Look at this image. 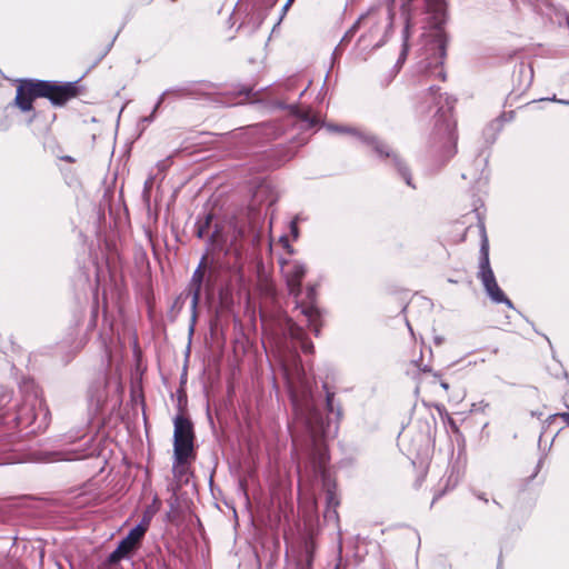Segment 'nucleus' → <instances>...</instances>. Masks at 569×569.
Here are the masks:
<instances>
[{
    "instance_id": "nucleus-58",
    "label": "nucleus",
    "mask_w": 569,
    "mask_h": 569,
    "mask_svg": "<svg viewBox=\"0 0 569 569\" xmlns=\"http://www.w3.org/2000/svg\"><path fill=\"white\" fill-rule=\"evenodd\" d=\"M545 338H546V340L548 341L549 346L552 348V346H551V340H549V338H548V337H546V336H545Z\"/></svg>"
},
{
    "instance_id": "nucleus-60",
    "label": "nucleus",
    "mask_w": 569,
    "mask_h": 569,
    "mask_svg": "<svg viewBox=\"0 0 569 569\" xmlns=\"http://www.w3.org/2000/svg\"><path fill=\"white\" fill-rule=\"evenodd\" d=\"M509 114H510V119H512V117H513V111H510V113H509Z\"/></svg>"
},
{
    "instance_id": "nucleus-13",
    "label": "nucleus",
    "mask_w": 569,
    "mask_h": 569,
    "mask_svg": "<svg viewBox=\"0 0 569 569\" xmlns=\"http://www.w3.org/2000/svg\"><path fill=\"white\" fill-rule=\"evenodd\" d=\"M307 267L300 261H292L286 270L287 286L290 295L299 297L302 290V280L306 277Z\"/></svg>"
},
{
    "instance_id": "nucleus-54",
    "label": "nucleus",
    "mask_w": 569,
    "mask_h": 569,
    "mask_svg": "<svg viewBox=\"0 0 569 569\" xmlns=\"http://www.w3.org/2000/svg\"><path fill=\"white\" fill-rule=\"evenodd\" d=\"M563 19L566 21V24L569 27V16L568 14H563Z\"/></svg>"
},
{
    "instance_id": "nucleus-16",
    "label": "nucleus",
    "mask_w": 569,
    "mask_h": 569,
    "mask_svg": "<svg viewBox=\"0 0 569 569\" xmlns=\"http://www.w3.org/2000/svg\"><path fill=\"white\" fill-rule=\"evenodd\" d=\"M150 516L144 515L142 520L131 528L128 535L123 538L127 542H129L132 548L136 550L139 549L140 543L149 528Z\"/></svg>"
},
{
    "instance_id": "nucleus-35",
    "label": "nucleus",
    "mask_w": 569,
    "mask_h": 569,
    "mask_svg": "<svg viewBox=\"0 0 569 569\" xmlns=\"http://www.w3.org/2000/svg\"><path fill=\"white\" fill-rule=\"evenodd\" d=\"M389 2H390L388 6L389 23H388V27L386 30V34L393 28V20H395V8H393L395 0H389Z\"/></svg>"
},
{
    "instance_id": "nucleus-52",
    "label": "nucleus",
    "mask_w": 569,
    "mask_h": 569,
    "mask_svg": "<svg viewBox=\"0 0 569 569\" xmlns=\"http://www.w3.org/2000/svg\"><path fill=\"white\" fill-rule=\"evenodd\" d=\"M438 76H439L442 80H445V79H446V74H445V72H443L442 70H440V71L438 72Z\"/></svg>"
},
{
    "instance_id": "nucleus-46",
    "label": "nucleus",
    "mask_w": 569,
    "mask_h": 569,
    "mask_svg": "<svg viewBox=\"0 0 569 569\" xmlns=\"http://www.w3.org/2000/svg\"><path fill=\"white\" fill-rule=\"evenodd\" d=\"M419 370L422 371V372H432L431 367L428 366V365L420 366Z\"/></svg>"
},
{
    "instance_id": "nucleus-42",
    "label": "nucleus",
    "mask_w": 569,
    "mask_h": 569,
    "mask_svg": "<svg viewBox=\"0 0 569 569\" xmlns=\"http://www.w3.org/2000/svg\"><path fill=\"white\" fill-rule=\"evenodd\" d=\"M543 100L553 101V102H559V103L568 104V106H569V100L557 99V97H556V96H552L551 98H545Z\"/></svg>"
},
{
    "instance_id": "nucleus-44",
    "label": "nucleus",
    "mask_w": 569,
    "mask_h": 569,
    "mask_svg": "<svg viewBox=\"0 0 569 569\" xmlns=\"http://www.w3.org/2000/svg\"><path fill=\"white\" fill-rule=\"evenodd\" d=\"M342 46H343V43H341V42H340V43L335 48V50H333V57H336V56H338V54H341V52H342V50H343V49H342Z\"/></svg>"
},
{
    "instance_id": "nucleus-11",
    "label": "nucleus",
    "mask_w": 569,
    "mask_h": 569,
    "mask_svg": "<svg viewBox=\"0 0 569 569\" xmlns=\"http://www.w3.org/2000/svg\"><path fill=\"white\" fill-rule=\"evenodd\" d=\"M317 289L316 286H308L306 289L305 301L299 302L297 308L300 309L301 313L306 317L309 329L316 337L320 336L321 332V316L322 311L317 305Z\"/></svg>"
},
{
    "instance_id": "nucleus-4",
    "label": "nucleus",
    "mask_w": 569,
    "mask_h": 569,
    "mask_svg": "<svg viewBox=\"0 0 569 569\" xmlns=\"http://www.w3.org/2000/svg\"><path fill=\"white\" fill-rule=\"evenodd\" d=\"M22 391L26 393L23 403L18 407L11 417L8 416L4 423L14 422L17 427H33L32 431L47 428L50 412L40 396L38 387L33 381H28L23 385Z\"/></svg>"
},
{
    "instance_id": "nucleus-43",
    "label": "nucleus",
    "mask_w": 569,
    "mask_h": 569,
    "mask_svg": "<svg viewBox=\"0 0 569 569\" xmlns=\"http://www.w3.org/2000/svg\"><path fill=\"white\" fill-rule=\"evenodd\" d=\"M556 416L560 417L569 426V411L560 412L557 413Z\"/></svg>"
},
{
    "instance_id": "nucleus-32",
    "label": "nucleus",
    "mask_w": 569,
    "mask_h": 569,
    "mask_svg": "<svg viewBox=\"0 0 569 569\" xmlns=\"http://www.w3.org/2000/svg\"><path fill=\"white\" fill-rule=\"evenodd\" d=\"M289 230H290V234L292 237L293 240H297L299 238V234H300V229H299V217L296 216L289 223Z\"/></svg>"
},
{
    "instance_id": "nucleus-10",
    "label": "nucleus",
    "mask_w": 569,
    "mask_h": 569,
    "mask_svg": "<svg viewBox=\"0 0 569 569\" xmlns=\"http://www.w3.org/2000/svg\"><path fill=\"white\" fill-rule=\"evenodd\" d=\"M208 254H203L200 259V262L196 270L193 271L191 279L188 283L187 290L189 295L191 296V327L190 332L193 331V325L197 320V308L200 303L201 296H202V289L204 284V280L207 278V272L209 273V268H212L211 266H208Z\"/></svg>"
},
{
    "instance_id": "nucleus-36",
    "label": "nucleus",
    "mask_w": 569,
    "mask_h": 569,
    "mask_svg": "<svg viewBox=\"0 0 569 569\" xmlns=\"http://www.w3.org/2000/svg\"><path fill=\"white\" fill-rule=\"evenodd\" d=\"M160 106H161V103H159V101L157 100L151 113L149 116L141 118V122L151 123L156 119L157 112H158Z\"/></svg>"
},
{
    "instance_id": "nucleus-48",
    "label": "nucleus",
    "mask_w": 569,
    "mask_h": 569,
    "mask_svg": "<svg viewBox=\"0 0 569 569\" xmlns=\"http://www.w3.org/2000/svg\"><path fill=\"white\" fill-rule=\"evenodd\" d=\"M440 386H441V388H442L443 390H446V391L449 389V383H448V382H446V381H441V382H440Z\"/></svg>"
},
{
    "instance_id": "nucleus-25",
    "label": "nucleus",
    "mask_w": 569,
    "mask_h": 569,
    "mask_svg": "<svg viewBox=\"0 0 569 569\" xmlns=\"http://www.w3.org/2000/svg\"><path fill=\"white\" fill-rule=\"evenodd\" d=\"M216 270L213 268H209V273L204 280L203 289L208 300H212L214 296V287H216Z\"/></svg>"
},
{
    "instance_id": "nucleus-41",
    "label": "nucleus",
    "mask_w": 569,
    "mask_h": 569,
    "mask_svg": "<svg viewBox=\"0 0 569 569\" xmlns=\"http://www.w3.org/2000/svg\"><path fill=\"white\" fill-rule=\"evenodd\" d=\"M208 233L207 230H204L202 227L198 226L196 223V236L200 239L204 238V236Z\"/></svg>"
},
{
    "instance_id": "nucleus-34",
    "label": "nucleus",
    "mask_w": 569,
    "mask_h": 569,
    "mask_svg": "<svg viewBox=\"0 0 569 569\" xmlns=\"http://www.w3.org/2000/svg\"><path fill=\"white\" fill-rule=\"evenodd\" d=\"M187 463H188V462H181V463H178V465L176 466V458L173 457V466H172V469H173V475H174V477H177V478H182V477L186 475V472H187L186 465H187Z\"/></svg>"
},
{
    "instance_id": "nucleus-45",
    "label": "nucleus",
    "mask_w": 569,
    "mask_h": 569,
    "mask_svg": "<svg viewBox=\"0 0 569 569\" xmlns=\"http://www.w3.org/2000/svg\"><path fill=\"white\" fill-rule=\"evenodd\" d=\"M542 462H543V459H542V458H540V459H539V461H538V463H537L536 471H535V473L531 476V478H535V477L537 476V473L539 472V470H540V468H541V466H542Z\"/></svg>"
},
{
    "instance_id": "nucleus-21",
    "label": "nucleus",
    "mask_w": 569,
    "mask_h": 569,
    "mask_svg": "<svg viewBox=\"0 0 569 569\" xmlns=\"http://www.w3.org/2000/svg\"><path fill=\"white\" fill-rule=\"evenodd\" d=\"M326 129L332 133L349 134V136L356 138L359 142L361 141V136H363V133L366 131L365 129H361L358 127L337 124V123H327Z\"/></svg>"
},
{
    "instance_id": "nucleus-1",
    "label": "nucleus",
    "mask_w": 569,
    "mask_h": 569,
    "mask_svg": "<svg viewBox=\"0 0 569 569\" xmlns=\"http://www.w3.org/2000/svg\"><path fill=\"white\" fill-rule=\"evenodd\" d=\"M290 402L293 410V427L289 426L293 446L300 447L306 453L312 477L320 481L326 499V518H337L336 508L339 499L336 481L327 468L329 461L328 447L325 438L328 435L329 419L316 405L313 395L307 382L301 381L300 390L290 389Z\"/></svg>"
},
{
    "instance_id": "nucleus-40",
    "label": "nucleus",
    "mask_w": 569,
    "mask_h": 569,
    "mask_svg": "<svg viewBox=\"0 0 569 569\" xmlns=\"http://www.w3.org/2000/svg\"><path fill=\"white\" fill-rule=\"evenodd\" d=\"M472 493L477 499L483 501L485 503H489V499L487 498V495L485 492L473 490Z\"/></svg>"
},
{
    "instance_id": "nucleus-56",
    "label": "nucleus",
    "mask_w": 569,
    "mask_h": 569,
    "mask_svg": "<svg viewBox=\"0 0 569 569\" xmlns=\"http://www.w3.org/2000/svg\"><path fill=\"white\" fill-rule=\"evenodd\" d=\"M441 342H442V338H440V337L436 338V343L437 345H440Z\"/></svg>"
},
{
    "instance_id": "nucleus-23",
    "label": "nucleus",
    "mask_w": 569,
    "mask_h": 569,
    "mask_svg": "<svg viewBox=\"0 0 569 569\" xmlns=\"http://www.w3.org/2000/svg\"><path fill=\"white\" fill-rule=\"evenodd\" d=\"M322 387L326 390V410L328 415H335L339 420L342 417V410L340 406H336L335 403V392L329 390L327 383H323Z\"/></svg>"
},
{
    "instance_id": "nucleus-31",
    "label": "nucleus",
    "mask_w": 569,
    "mask_h": 569,
    "mask_svg": "<svg viewBox=\"0 0 569 569\" xmlns=\"http://www.w3.org/2000/svg\"><path fill=\"white\" fill-rule=\"evenodd\" d=\"M213 218H214L213 213L209 212V213H206V214L203 216V218H200V217H199V218L197 219V222H196V223H197L198 226L202 227L204 230H207V231L209 232V230H210V228H211V226H212Z\"/></svg>"
},
{
    "instance_id": "nucleus-22",
    "label": "nucleus",
    "mask_w": 569,
    "mask_h": 569,
    "mask_svg": "<svg viewBox=\"0 0 569 569\" xmlns=\"http://www.w3.org/2000/svg\"><path fill=\"white\" fill-rule=\"evenodd\" d=\"M13 390L0 385V420L6 421L8 418L7 407L11 403Z\"/></svg>"
},
{
    "instance_id": "nucleus-30",
    "label": "nucleus",
    "mask_w": 569,
    "mask_h": 569,
    "mask_svg": "<svg viewBox=\"0 0 569 569\" xmlns=\"http://www.w3.org/2000/svg\"><path fill=\"white\" fill-rule=\"evenodd\" d=\"M121 560L123 559L119 556L118 552L113 550L112 552L109 553L102 566L104 569H111L114 566L119 565Z\"/></svg>"
},
{
    "instance_id": "nucleus-57",
    "label": "nucleus",
    "mask_w": 569,
    "mask_h": 569,
    "mask_svg": "<svg viewBox=\"0 0 569 569\" xmlns=\"http://www.w3.org/2000/svg\"><path fill=\"white\" fill-rule=\"evenodd\" d=\"M293 157V153L289 154L283 161H288Z\"/></svg>"
},
{
    "instance_id": "nucleus-29",
    "label": "nucleus",
    "mask_w": 569,
    "mask_h": 569,
    "mask_svg": "<svg viewBox=\"0 0 569 569\" xmlns=\"http://www.w3.org/2000/svg\"><path fill=\"white\" fill-rule=\"evenodd\" d=\"M121 560L123 559L119 556L118 552L113 550L112 552L109 553L102 566L104 569H111L114 566L119 565Z\"/></svg>"
},
{
    "instance_id": "nucleus-17",
    "label": "nucleus",
    "mask_w": 569,
    "mask_h": 569,
    "mask_svg": "<svg viewBox=\"0 0 569 569\" xmlns=\"http://www.w3.org/2000/svg\"><path fill=\"white\" fill-rule=\"evenodd\" d=\"M208 242L213 250L224 251L227 254L229 232H226L220 224L216 223L211 234L209 236Z\"/></svg>"
},
{
    "instance_id": "nucleus-19",
    "label": "nucleus",
    "mask_w": 569,
    "mask_h": 569,
    "mask_svg": "<svg viewBox=\"0 0 569 569\" xmlns=\"http://www.w3.org/2000/svg\"><path fill=\"white\" fill-rule=\"evenodd\" d=\"M277 107L281 110H288L291 114L306 122L309 128H312L318 123V120L312 117L309 111H302L296 103L287 104L282 101H279L277 102Z\"/></svg>"
},
{
    "instance_id": "nucleus-51",
    "label": "nucleus",
    "mask_w": 569,
    "mask_h": 569,
    "mask_svg": "<svg viewBox=\"0 0 569 569\" xmlns=\"http://www.w3.org/2000/svg\"><path fill=\"white\" fill-rule=\"evenodd\" d=\"M492 505H493L495 507H497L498 509H501V508H502L501 503H500V502H498L496 499H492Z\"/></svg>"
},
{
    "instance_id": "nucleus-49",
    "label": "nucleus",
    "mask_w": 569,
    "mask_h": 569,
    "mask_svg": "<svg viewBox=\"0 0 569 569\" xmlns=\"http://www.w3.org/2000/svg\"><path fill=\"white\" fill-rule=\"evenodd\" d=\"M449 425L451 426L452 429L457 430L456 422L452 418H449Z\"/></svg>"
},
{
    "instance_id": "nucleus-38",
    "label": "nucleus",
    "mask_w": 569,
    "mask_h": 569,
    "mask_svg": "<svg viewBox=\"0 0 569 569\" xmlns=\"http://www.w3.org/2000/svg\"><path fill=\"white\" fill-rule=\"evenodd\" d=\"M172 156L167 157V159L159 161L158 168L159 170H166L171 164Z\"/></svg>"
},
{
    "instance_id": "nucleus-55",
    "label": "nucleus",
    "mask_w": 569,
    "mask_h": 569,
    "mask_svg": "<svg viewBox=\"0 0 569 569\" xmlns=\"http://www.w3.org/2000/svg\"><path fill=\"white\" fill-rule=\"evenodd\" d=\"M383 43H385V40H383V41L378 42L373 48H375V49L380 48L381 46H383Z\"/></svg>"
},
{
    "instance_id": "nucleus-50",
    "label": "nucleus",
    "mask_w": 569,
    "mask_h": 569,
    "mask_svg": "<svg viewBox=\"0 0 569 569\" xmlns=\"http://www.w3.org/2000/svg\"><path fill=\"white\" fill-rule=\"evenodd\" d=\"M251 92L250 88L244 89L243 91H240V93H243L246 97H249Z\"/></svg>"
},
{
    "instance_id": "nucleus-26",
    "label": "nucleus",
    "mask_w": 569,
    "mask_h": 569,
    "mask_svg": "<svg viewBox=\"0 0 569 569\" xmlns=\"http://www.w3.org/2000/svg\"><path fill=\"white\" fill-rule=\"evenodd\" d=\"M517 72H518L519 77H523L526 79L525 83L519 84L520 89H522V90L527 89L530 86L532 78H533V70H532L531 66L520 63Z\"/></svg>"
},
{
    "instance_id": "nucleus-15",
    "label": "nucleus",
    "mask_w": 569,
    "mask_h": 569,
    "mask_svg": "<svg viewBox=\"0 0 569 569\" xmlns=\"http://www.w3.org/2000/svg\"><path fill=\"white\" fill-rule=\"evenodd\" d=\"M169 96H176L178 98L188 97V98L199 99L203 96V92H201L200 89H198L196 87L194 82H189L183 86L172 87V88L164 90L158 98L159 103L162 104L166 97H169Z\"/></svg>"
},
{
    "instance_id": "nucleus-39",
    "label": "nucleus",
    "mask_w": 569,
    "mask_h": 569,
    "mask_svg": "<svg viewBox=\"0 0 569 569\" xmlns=\"http://www.w3.org/2000/svg\"><path fill=\"white\" fill-rule=\"evenodd\" d=\"M263 130H264V124H259V126H254V127L250 128V133L253 137H256V136H260Z\"/></svg>"
},
{
    "instance_id": "nucleus-3",
    "label": "nucleus",
    "mask_w": 569,
    "mask_h": 569,
    "mask_svg": "<svg viewBox=\"0 0 569 569\" xmlns=\"http://www.w3.org/2000/svg\"><path fill=\"white\" fill-rule=\"evenodd\" d=\"M79 80L54 81L40 79H21L17 87L14 106L22 112L33 109V101L37 98L48 99L54 107H63L69 100L80 93Z\"/></svg>"
},
{
    "instance_id": "nucleus-5",
    "label": "nucleus",
    "mask_w": 569,
    "mask_h": 569,
    "mask_svg": "<svg viewBox=\"0 0 569 569\" xmlns=\"http://www.w3.org/2000/svg\"><path fill=\"white\" fill-rule=\"evenodd\" d=\"M438 88L431 86L428 89L427 97L436 107L435 127L437 128V133L443 140L442 162L445 163L457 153V136L450 119L455 100L447 97L445 103H442V97L438 93Z\"/></svg>"
},
{
    "instance_id": "nucleus-24",
    "label": "nucleus",
    "mask_w": 569,
    "mask_h": 569,
    "mask_svg": "<svg viewBox=\"0 0 569 569\" xmlns=\"http://www.w3.org/2000/svg\"><path fill=\"white\" fill-rule=\"evenodd\" d=\"M106 402L104 387L98 385L90 391V403L96 407V410H101Z\"/></svg>"
},
{
    "instance_id": "nucleus-53",
    "label": "nucleus",
    "mask_w": 569,
    "mask_h": 569,
    "mask_svg": "<svg viewBox=\"0 0 569 569\" xmlns=\"http://www.w3.org/2000/svg\"><path fill=\"white\" fill-rule=\"evenodd\" d=\"M297 371H298L299 376L303 375V368H300L298 365H297Z\"/></svg>"
},
{
    "instance_id": "nucleus-7",
    "label": "nucleus",
    "mask_w": 569,
    "mask_h": 569,
    "mask_svg": "<svg viewBox=\"0 0 569 569\" xmlns=\"http://www.w3.org/2000/svg\"><path fill=\"white\" fill-rule=\"evenodd\" d=\"M481 243H480V258L478 278L480 279L487 296L495 303H503L508 308L513 309L512 301L505 295L499 287L495 273L490 266L489 259V241L486 233L483 223H480Z\"/></svg>"
},
{
    "instance_id": "nucleus-59",
    "label": "nucleus",
    "mask_w": 569,
    "mask_h": 569,
    "mask_svg": "<svg viewBox=\"0 0 569 569\" xmlns=\"http://www.w3.org/2000/svg\"><path fill=\"white\" fill-rule=\"evenodd\" d=\"M433 376H435L436 378H438V377H440V373H439V372H433Z\"/></svg>"
},
{
    "instance_id": "nucleus-47",
    "label": "nucleus",
    "mask_w": 569,
    "mask_h": 569,
    "mask_svg": "<svg viewBox=\"0 0 569 569\" xmlns=\"http://www.w3.org/2000/svg\"><path fill=\"white\" fill-rule=\"evenodd\" d=\"M97 316H98V307L96 306V307L93 308V310H92V322H94V321H96Z\"/></svg>"
},
{
    "instance_id": "nucleus-8",
    "label": "nucleus",
    "mask_w": 569,
    "mask_h": 569,
    "mask_svg": "<svg viewBox=\"0 0 569 569\" xmlns=\"http://www.w3.org/2000/svg\"><path fill=\"white\" fill-rule=\"evenodd\" d=\"M173 457L176 466L193 457L194 430L192 421L179 413L173 419Z\"/></svg>"
},
{
    "instance_id": "nucleus-33",
    "label": "nucleus",
    "mask_w": 569,
    "mask_h": 569,
    "mask_svg": "<svg viewBox=\"0 0 569 569\" xmlns=\"http://www.w3.org/2000/svg\"><path fill=\"white\" fill-rule=\"evenodd\" d=\"M117 39V36H114L112 38V40L104 47V49L99 53V56L97 57V59L94 60V62L92 63V67H96L108 53L109 51L111 50V48L113 47V43Z\"/></svg>"
},
{
    "instance_id": "nucleus-28",
    "label": "nucleus",
    "mask_w": 569,
    "mask_h": 569,
    "mask_svg": "<svg viewBox=\"0 0 569 569\" xmlns=\"http://www.w3.org/2000/svg\"><path fill=\"white\" fill-rule=\"evenodd\" d=\"M368 14H361L357 21L347 30L342 39L340 40L341 43H348L357 33L359 30L361 21L367 17Z\"/></svg>"
},
{
    "instance_id": "nucleus-20",
    "label": "nucleus",
    "mask_w": 569,
    "mask_h": 569,
    "mask_svg": "<svg viewBox=\"0 0 569 569\" xmlns=\"http://www.w3.org/2000/svg\"><path fill=\"white\" fill-rule=\"evenodd\" d=\"M217 295H218V302H219L220 309L226 312L231 311V309L234 305L233 291H232L231 284L227 283V284L221 286L218 289Z\"/></svg>"
},
{
    "instance_id": "nucleus-2",
    "label": "nucleus",
    "mask_w": 569,
    "mask_h": 569,
    "mask_svg": "<svg viewBox=\"0 0 569 569\" xmlns=\"http://www.w3.org/2000/svg\"><path fill=\"white\" fill-rule=\"evenodd\" d=\"M401 17L405 21L402 30V46L397 60V66L401 67L407 60L409 52V39L411 28L416 24L419 16H427V22L431 32L427 34L425 47L419 54V71L425 73L432 72L433 69L442 67L447 57V46L449 36L443 30L448 19L446 0H402Z\"/></svg>"
},
{
    "instance_id": "nucleus-61",
    "label": "nucleus",
    "mask_w": 569,
    "mask_h": 569,
    "mask_svg": "<svg viewBox=\"0 0 569 569\" xmlns=\"http://www.w3.org/2000/svg\"><path fill=\"white\" fill-rule=\"evenodd\" d=\"M59 569H63V568L61 567V565H59Z\"/></svg>"
},
{
    "instance_id": "nucleus-27",
    "label": "nucleus",
    "mask_w": 569,
    "mask_h": 569,
    "mask_svg": "<svg viewBox=\"0 0 569 569\" xmlns=\"http://www.w3.org/2000/svg\"><path fill=\"white\" fill-rule=\"evenodd\" d=\"M114 551L118 552L122 559H130L137 550L132 548V546L129 542L122 539L118 543Z\"/></svg>"
},
{
    "instance_id": "nucleus-6",
    "label": "nucleus",
    "mask_w": 569,
    "mask_h": 569,
    "mask_svg": "<svg viewBox=\"0 0 569 569\" xmlns=\"http://www.w3.org/2000/svg\"><path fill=\"white\" fill-rule=\"evenodd\" d=\"M360 142L363 146L370 148L379 161L392 166V168L403 179L407 186L413 189L416 188V186L412 183L411 171L407 162L400 156V153L396 151L386 140L376 133L366 130L363 136H361Z\"/></svg>"
},
{
    "instance_id": "nucleus-18",
    "label": "nucleus",
    "mask_w": 569,
    "mask_h": 569,
    "mask_svg": "<svg viewBox=\"0 0 569 569\" xmlns=\"http://www.w3.org/2000/svg\"><path fill=\"white\" fill-rule=\"evenodd\" d=\"M14 436L0 431V465L14 462L13 458L9 456L10 452L14 451Z\"/></svg>"
},
{
    "instance_id": "nucleus-14",
    "label": "nucleus",
    "mask_w": 569,
    "mask_h": 569,
    "mask_svg": "<svg viewBox=\"0 0 569 569\" xmlns=\"http://www.w3.org/2000/svg\"><path fill=\"white\" fill-rule=\"evenodd\" d=\"M316 548L312 536L303 537L301 552L296 561L295 569H312Z\"/></svg>"
},
{
    "instance_id": "nucleus-9",
    "label": "nucleus",
    "mask_w": 569,
    "mask_h": 569,
    "mask_svg": "<svg viewBox=\"0 0 569 569\" xmlns=\"http://www.w3.org/2000/svg\"><path fill=\"white\" fill-rule=\"evenodd\" d=\"M229 229L227 254L234 253L238 258L241 256L242 242L256 243L259 241V232L249 222L234 220L230 222Z\"/></svg>"
},
{
    "instance_id": "nucleus-12",
    "label": "nucleus",
    "mask_w": 569,
    "mask_h": 569,
    "mask_svg": "<svg viewBox=\"0 0 569 569\" xmlns=\"http://www.w3.org/2000/svg\"><path fill=\"white\" fill-rule=\"evenodd\" d=\"M281 332L286 339H289L293 348L297 350L301 349L305 353H312L315 346L312 341L307 337L306 331L299 327L290 318H286L281 325Z\"/></svg>"
},
{
    "instance_id": "nucleus-37",
    "label": "nucleus",
    "mask_w": 569,
    "mask_h": 569,
    "mask_svg": "<svg viewBox=\"0 0 569 569\" xmlns=\"http://www.w3.org/2000/svg\"><path fill=\"white\" fill-rule=\"evenodd\" d=\"M295 0H287L286 3L283 4L282 9H281V13H280V17L276 23L274 27L279 26L280 22L282 21L283 17L286 16V13L288 12L289 8L292 6Z\"/></svg>"
}]
</instances>
